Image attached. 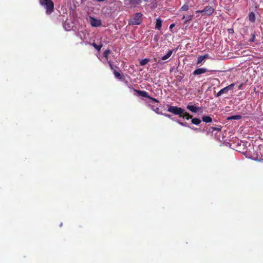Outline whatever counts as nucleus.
<instances>
[{
	"mask_svg": "<svg viewBox=\"0 0 263 263\" xmlns=\"http://www.w3.org/2000/svg\"><path fill=\"white\" fill-rule=\"evenodd\" d=\"M204 59L203 58V57L201 55V56H199L197 58V63L196 64L197 65H199L200 64V63H201L203 61H204Z\"/></svg>",
	"mask_w": 263,
	"mask_h": 263,
	"instance_id": "obj_23",
	"label": "nucleus"
},
{
	"mask_svg": "<svg viewBox=\"0 0 263 263\" xmlns=\"http://www.w3.org/2000/svg\"><path fill=\"white\" fill-rule=\"evenodd\" d=\"M235 86L234 83H232L230 85L225 87L224 88L221 89L219 91L217 92L216 95V97H218L221 96L223 93H227L230 90H232Z\"/></svg>",
	"mask_w": 263,
	"mask_h": 263,
	"instance_id": "obj_5",
	"label": "nucleus"
},
{
	"mask_svg": "<svg viewBox=\"0 0 263 263\" xmlns=\"http://www.w3.org/2000/svg\"><path fill=\"white\" fill-rule=\"evenodd\" d=\"M133 90L136 92V93L134 94L135 95H137L139 96H142V97H145V98H148V99L153 100L155 102H157V103L159 102L158 100H157V99H155V98H152V97H150L149 96L148 92L147 91H146L140 90H137V89H133Z\"/></svg>",
	"mask_w": 263,
	"mask_h": 263,
	"instance_id": "obj_4",
	"label": "nucleus"
},
{
	"mask_svg": "<svg viewBox=\"0 0 263 263\" xmlns=\"http://www.w3.org/2000/svg\"><path fill=\"white\" fill-rule=\"evenodd\" d=\"M111 51L109 49L105 50L103 52V55L107 61L108 59V55L110 53Z\"/></svg>",
	"mask_w": 263,
	"mask_h": 263,
	"instance_id": "obj_18",
	"label": "nucleus"
},
{
	"mask_svg": "<svg viewBox=\"0 0 263 263\" xmlns=\"http://www.w3.org/2000/svg\"><path fill=\"white\" fill-rule=\"evenodd\" d=\"M141 0H125V3L130 7H135L141 3Z\"/></svg>",
	"mask_w": 263,
	"mask_h": 263,
	"instance_id": "obj_7",
	"label": "nucleus"
},
{
	"mask_svg": "<svg viewBox=\"0 0 263 263\" xmlns=\"http://www.w3.org/2000/svg\"><path fill=\"white\" fill-rule=\"evenodd\" d=\"M114 74L116 78H117L120 80H121L122 79V77L121 76V74L119 72L114 71Z\"/></svg>",
	"mask_w": 263,
	"mask_h": 263,
	"instance_id": "obj_22",
	"label": "nucleus"
},
{
	"mask_svg": "<svg viewBox=\"0 0 263 263\" xmlns=\"http://www.w3.org/2000/svg\"><path fill=\"white\" fill-rule=\"evenodd\" d=\"M191 119H192V120H191L192 123L193 124L196 125L200 124L201 122V120L199 118H192Z\"/></svg>",
	"mask_w": 263,
	"mask_h": 263,
	"instance_id": "obj_14",
	"label": "nucleus"
},
{
	"mask_svg": "<svg viewBox=\"0 0 263 263\" xmlns=\"http://www.w3.org/2000/svg\"><path fill=\"white\" fill-rule=\"evenodd\" d=\"M243 85V84L242 83H241L238 86V89H242V86Z\"/></svg>",
	"mask_w": 263,
	"mask_h": 263,
	"instance_id": "obj_32",
	"label": "nucleus"
},
{
	"mask_svg": "<svg viewBox=\"0 0 263 263\" xmlns=\"http://www.w3.org/2000/svg\"><path fill=\"white\" fill-rule=\"evenodd\" d=\"M194 15H189L187 16H185L184 15H183L182 19L184 20V24H187L189 21L192 20L193 18Z\"/></svg>",
	"mask_w": 263,
	"mask_h": 263,
	"instance_id": "obj_11",
	"label": "nucleus"
},
{
	"mask_svg": "<svg viewBox=\"0 0 263 263\" xmlns=\"http://www.w3.org/2000/svg\"><path fill=\"white\" fill-rule=\"evenodd\" d=\"M91 25L94 27H98L101 25V23L99 21L93 18V20L91 22Z\"/></svg>",
	"mask_w": 263,
	"mask_h": 263,
	"instance_id": "obj_15",
	"label": "nucleus"
},
{
	"mask_svg": "<svg viewBox=\"0 0 263 263\" xmlns=\"http://www.w3.org/2000/svg\"><path fill=\"white\" fill-rule=\"evenodd\" d=\"M189 9V7L188 5L184 4L179 9V11H186Z\"/></svg>",
	"mask_w": 263,
	"mask_h": 263,
	"instance_id": "obj_19",
	"label": "nucleus"
},
{
	"mask_svg": "<svg viewBox=\"0 0 263 263\" xmlns=\"http://www.w3.org/2000/svg\"><path fill=\"white\" fill-rule=\"evenodd\" d=\"M202 120L205 123H211L212 122V119L210 116H203Z\"/></svg>",
	"mask_w": 263,
	"mask_h": 263,
	"instance_id": "obj_13",
	"label": "nucleus"
},
{
	"mask_svg": "<svg viewBox=\"0 0 263 263\" xmlns=\"http://www.w3.org/2000/svg\"><path fill=\"white\" fill-rule=\"evenodd\" d=\"M241 116L240 115H235V116H232L230 118V119H233V120H239V119H241Z\"/></svg>",
	"mask_w": 263,
	"mask_h": 263,
	"instance_id": "obj_24",
	"label": "nucleus"
},
{
	"mask_svg": "<svg viewBox=\"0 0 263 263\" xmlns=\"http://www.w3.org/2000/svg\"><path fill=\"white\" fill-rule=\"evenodd\" d=\"M108 64H109V66H110V67L111 68V69L112 70L114 68H113L112 64L111 63V62L110 61H108Z\"/></svg>",
	"mask_w": 263,
	"mask_h": 263,
	"instance_id": "obj_29",
	"label": "nucleus"
},
{
	"mask_svg": "<svg viewBox=\"0 0 263 263\" xmlns=\"http://www.w3.org/2000/svg\"><path fill=\"white\" fill-rule=\"evenodd\" d=\"M167 111L175 115H178L180 117L181 115L184 112V109L181 107L176 106L168 105Z\"/></svg>",
	"mask_w": 263,
	"mask_h": 263,
	"instance_id": "obj_2",
	"label": "nucleus"
},
{
	"mask_svg": "<svg viewBox=\"0 0 263 263\" xmlns=\"http://www.w3.org/2000/svg\"><path fill=\"white\" fill-rule=\"evenodd\" d=\"M202 56L203 57V58L204 59V60L209 58V55L208 54H205Z\"/></svg>",
	"mask_w": 263,
	"mask_h": 263,
	"instance_id": "obj_28",
	"label": "nucleus"
},
{
	"mask_svg": "<svg viewBox=\"0 0 263 263\" xmlns=\"http://www.w3.org/2000/svg\"><path fill=\"white\" fill-rule=\"evenodd\" d=\"M180 117H182L183 119H185L186 120H189L190 119H191L193 118V116L192 115H190V114L189 112L185 111V110L184 109V112L181 115Z\"/></svg>",
	"mask_w": 263,
	"mask_h": 263,
	"instance_id": "obj_10",
	"label": "nucleus"
},
{
	"mask_svg": "<svg viewBox=\"0 0 263 263\" xmlns=\"http://www.w3.org/2000/svg\"><path fill=\"white\" fill-rule=\"evenodd\" d=\"M178 123L180 125H181V126H185V124L184 123L182 122L178 121Z\"/></svg>",
	"mask_w": 263,
	"mask_h": 263,
	"instance_id": "obj_33",
	"label": "nucleus"
},
{
	"mask_svg": "<svg viewBox=\"0 0 263 263\" xmlns=\"http://www.w3.org/2000/svg\"><path fill=\"white\" fill-rule=\"evenodd\" d=\"M149 61V60L148 59H144L143 60H142L140 62V65L141 66H144L145 65H146L148 62Z\"/></svg>",
	"mask_w": 263,
	"mask_h": 263,
	"instance_id": "obj_21",
	"label": "nucleus"
},
{
	"mask_svg": "<svg viewBox=\"0 0 263 263\" xmlns=\"http://www.w3.org/2000/svg\"><path fill=\"white\" fill-rule=\"evenodd\" d=\"M204 14L207 15H211L214 11V9L210 6H206L204 8Z\"/></svg>",
	"mask_w": 263,
	"mask_h": 263,
	"instance_id": "obj_8",
	"label": "nucleus"
},
{
	"mask_svg": "<svg viewBox=\"0 0 263 263\" xmlns=\"http://www.w3.org/2000/svg\"><path fill=\"white\" fill-rule=\"evenodd\" d=\"M210 71L212 72V71L210 70H209L206 68H198V69L195 70L193 72V74L194 76H198V75H200V74L204 73L206 72H210Z\"/></svg>",
	"mask_w": 263,
	"mask_h": 263,
	"instance_id": "obj_6",
	"label": "nucleus"
},
{
	"mask_svg": "<svg viewBox=\"0 0 263 263\" xmlns=\"http://www.w3.org/2000/svg\"><path fill=\"white\" fill-rule=\"evenodd\" d=\"M249 20L250 22L253 23L255 21V15L253 12H250L249 14Z\"/></svg>",
	"mask_w": 263,
	"mask_h": 263,
	"instance_id": "obj_17",
	"label": "nucleus"
},
{
	"mask_svg": "<svg viewBox=\"0 0 263 263\" xmlns=\"http://www.w3.org/2000/svg\"><path fill=\"white\" fill-rule=\"evenodd\" d=\"M40 4L46 9V13L49 15L54 11V3L51 0H40Z\"/></svg>",
	"mask_w": 263,
	"mask_h": 263,
	"instance_id": "obj_1",
	"label": "nucleus"
},
{
	"mask_svg": "<svg viewBox=\"0 0 263 263\" xmlns=\"http://www.w3.org/2000/svg\"><path fill=\"white\" fill-rule=\"evenodd\" d=\"M91 45L95 48L98 51H100L102 47V44H101V45H97L95 43H93L92 44H91Z\"/></svg>",
	"mask_w": 263,
	"mask_h": 263,
	"instance_id": "obj_20",
	"label": "nucleus"
},
{
	"mask_svg": "<svg viewBox=\"0 0 263 263\" xmlns=\"http://www.w3.org/2000/svg\"><path fill=\"white\" fill-rule=\"evenodd\" d=\"M153 110L157 114H162V112H159V108L158 107H156V108L153 109Z\"/></svg>",
	"mask_w": 263,
	"mask_h": 263,
	"instance_id": "obj_26",
	"label": "nucleus"
},
{
	"mask_svg": "<svg viewBox=\"0 0 263 263\" xmlns=\"http://www.w3.org/2000/svg\"><path fill=\"white\" fill-rule=\"evenodd\" d=\"M186 108L187 109L190 110L191 111L193 112H198L200 109H201L200 107H197L196 106L193 105H190L189 104Z\"/></svg>",
	"mask_w": 263,
	"mask_h": 263,
	"instance_id": "obj_9",
	"label": "nucleus"
},
{
	"mask_svg": "<svg viewBox=\"0 0 263 263\" xmlns=\"http://www.w3.org/2000/svg\"><path fill=\"white\" fill-rule=\"evenodd\" d=\"M162 21L160 18H158L156 20L155 28L158 30H160L162 26Z\"/></svg>",
	"mask_w": 263,
	"mask_h": 263,
	"instance_id": "obj_12",
	"label": "nucleus"
},
{
	"mask_svg": "<svg viewBox=\"0 0 263 263\" xmlns=\"http://www.w3.org/2000/svg\"><path fill=\"white\" fill-rule=\"evenodd\" d=\"M172 53H173L172 50H169L168 51V52L165 55L163 56L161 58V60L163 61L167 60L171 56V55L172 54Z\"/></svg>",
	"mask_w": 263,
	"mask_h": 263,
	"instance_id": "obj_16",
	"label": "nucleus"
},
{
	"mask_svg": "<svg viewBox=\"0 0 263 263\" xmlns=\"http://www.w3.org/2000/svg\"><path fill=\"white\" fill-rule=\"evenodd\" d=\"M162 115H163L164 116L166 117H167L168 118H171V117L172 116L170 114H162Z\"/></svg>",
	"mask_w": 263,
	"mask_h": 263,
	"instance_id": "obj_27",
	"label": "nucleus"
},
{
	"mask_svg": "<svg viewBox=\"0 0 263 263\" xmlns=\"http://www.w3.org/2000/svg\"><path fill=\"white\" fill-rule=\"evenodd\" d=\"M196 13H204V9L203 10H197L196 11Z\"/></svg>",
	"mask_w": 263,
	"mask_h": 263,
	"instance_id": "obj_30",
	"label": "nucleus"
},
{
	"mask_svg": "<svg viewBox=\"0 0 263 263\" xmlns=\"http://www.w3.org/2000/svg\"><path fill=\"white\" fill-rule=\"evenodd\" d=\"M175 26L174 24H172L170 26V29H172Z\"/></svg>",
	"mask_w": 263,
	"mask_h": 263,
	"instance_id": "obj_34",
	"label": "nucleus"
},
{
	"mask_svg": "<svg viewBox=\"0 0 263 263\" xmlns=\"http://www.w3.org/2000/svg\"><path fill=\"white\" fill-rule=\"evenodd\" d=\"M255 33H252L251 34V37L249 41H250V42H253L255 41Z\"/></svg>",
	"mask_w": 263,
	"mask_h": 263,
	"instance_id": "obj_25",
	"label": "nucleus"
},
{
	"mask_svg": "<svg viewBox=\"0 0 263 263\" xmlns=\"http://www.w3.org/2000/svg\"><path fill=\"white\" fill-rule=\"evenodd\" d=\"M142 14L141 13H136L131 18L130 21V24L133 25H140L142 22Z\"/></svg>",
	"mask_w": 263,
	"mask_h": 263,
	"instance_id": "obj_3",
	"label": "nucleus"
},
{
	"mask_svg": "<svg viewBox=\"0 0 263 263\" xmlns=\"http://www.w3.org/2000/svg\"><path fill=\"white\" fill-rule=\"evenodd\" d=\"M212 129L213 130H218V131L220 130V128H217V127H212Z\"/></svg>",
	"mask_w": 263,
	"mask_h": 263,
	"instance_id": "obj_31",
	"label": "nucleus"
},
{
	"mask_svg": "<svg viewBox=\"0 0 263 263\" xmlns=\"http://www.w3.org/2000/svg\"><path fill=\"white\" fill-rule=\"evenodd\" d=\"M125 84H126V85H128V81H125Z\"/></svg>",
	"mask_w": 263,
	"mask_h": 263,
	"instance_id": "obj_35",
	"label": "nucleus"
}]
</instances>
